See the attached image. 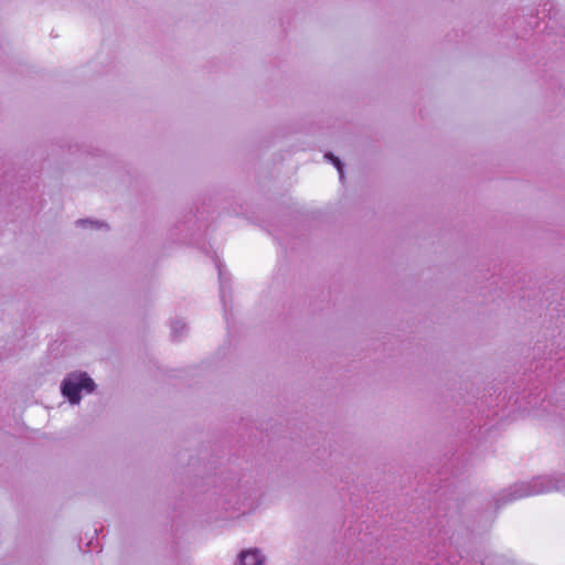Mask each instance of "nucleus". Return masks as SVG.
Here are the masks:
<instances>
[{
	"mask_svg": "<svg viewBox=\"0 0 565 565\" xmlns=\"http://www.w3.org/2000/svg\"><path fill=\"white\" fill-rule=\"evenodd\" d=\"M324 157L328 160H330V162H332V164L337 168V170L339 172L340 179H342L343 178V167H342V163H341L340 159L334 157L331 153H327Z\"/></svg>",
	"mask_w": 565,
	"mask_h": 565,
	"instance_id": "obj_4",
	"label": "nucleus"
},
{
	"mask_svg": "<svg viewBox=\"0 0 565 565\" xmlns=\"http://www.w3.org/2000/svg\"><path fill=\"white\" fill-rule=\"evenodd\" d=\"M552 491L565 492V478L541 476L532 479L529 482H521L514 484L510 492L507 494V501L518 500L530 495H537L548 493Z\"/></svg>",
	"mask_w": 565,
	"mask_h": 565,
	"instance_id": "obj_1",
	"label": "nucleus"
},
{
	"mask_svg": "<svg viewBox=\"0 0 565 565\" xmlns=\"http://www.w3.org/2000/svg\"><path fill=\"white\" fill-rule=\"evenodd\" d=\"M265 557L256 550H246L241 553L238 565H264Z\"/></svg>",
	"mask_w": 565,
	"mask_h": 565,
	"instance_id": "obj_3",
	"label": "nucleus"
},
{
	"mask_svg": "<svg viewBox=\"0 0 565 565\" xmlns=\"http://www.w3.org/2000/svg\"><path fill=\"white\" fill-rule=\"evenodd\" d=\"M77 224L81 225V226L90 225L92 227H96V228L106 227V225L104 223L93 222V221H89V220H79V221H77Z\"/></svg>",
	"mask_w": 565,
	"mask_h": 565,
	"instance_id": "obj_5",
	"label": "nucleus"
},
{
	"mask_svg": "<svg viewBox=\"0 0 565 565\" xmlns=\"http://www.w3.org/2000/svg\"><path fill=\"white\" fill-rule=\"evenodd\" d=\"M95 390L94 381L84 372H73L62 382L61 391L71 404H78L82 394H89Z\"/></svg>",
	"mask_w": 565,
	"mask_h": 565,
	"instance_id": "obj_2",
	"label": "nucleus"
}]
</instances>
